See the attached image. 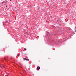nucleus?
I'll return each mask as SVG.
<instances>
[{"label": "nucleus", "mask_w": 76, "mask_h": 76, "mask_svg": "<svg viewBox=\"0 0 76 76\" xmlns=\"http://www.w3.org/2000/svg\"><path fill=\"white\" fill-rule=\"evenodd\" d=\"M40 68L41 67H40L38 66L37 70H39V69H40Z\"/></svg>", "instance_id": "obj_1"}, {"label": "nucleus", "mask_w": 76, "mask_h": 76, "mask_svg": "<svg viewBox=\"0 0 76 76\" xmlns=\"http://www.w3.org/2000/svg\"><path fill=\"white\" fill-rule=\"evenodd\" d=\"M23 60H25L26 61H28V60H29V59H27L25 58H24Z\"/></svg>", "instance_id": "obj_2"}, {"label": "nucleus", "mask_w": 76, "mask_h": 76, "mask_svg": "<svg viewBox=\"0 0 76 76\" xmlns=\"http://www.w3.org/2000/svg\"><path fill=\"white\" fill-rule=\"evenodd\" d=\"M3 3H5V4H7V1H6L5 2H4Z\"/></svg>", "instance_id": "obj_3"}, {"label": "nucleus", "mask_w": 76, "mask_h": 76, "mask_svg": "<svg viewBox=\"0 0 76 76\" xmlns=\"http://www.w3.org/2000/svg\"><path fill=\"white\" fill-rule=\"evenodd\" d=\"M3 25H4V26H5V25L6 24V23H4V22H2Z\"/></svg>", "instance_id": "obj_4"}, {"label": "nucleus", "mask_w": 76, "mask_h": 76, "mask_svg": "<svg viewBox=\"0 0 76 76\" xmlns=\"http://www.w3.org/2000/svg\"><path fill=\"white\" fill-rule=\"evenodd\" d=\"M76 32V29H75V32Z\"/></svg>", "instance_id": "obj_5"}, {"label": "nucleus", "mask_w": 76, "mask_h": 76, "mask_svg": "<svg viewBox=\"0 0 76 76\" xmlns=\"http://www.w3.org/2000/svg\"><path fill=\"white\" fill-rule=\"evenodd\" d=\"M24 50H26V48H25L24 49Z\"/></svg>", "instance_id": "obj_6"}, {"label": "nucleus", "mask_w": 76, "mask_h": 76, "mask_svg": "<svg viewBox=\"0 0 76 76\" xmlns=\"http://www.w3.org/2000/svg\"><path fill=\"white\" fill-rule=\"evenodd\" d=\"M50 40H49V42H49V44H50Z\"/></svg>", "instance_id": "obj_7"}, {"label": "nucleus", "mask_w": 76, "mask_h": 76, "mask_svg": "<svg viewBox=\"0 0 76 76\" xmlns=\"http://www.w3.org/2000/svg\"><path fill=\"white\" fill-rule=\"evenodd\" d=\"M0 67H1V68L2 67H1V65H0Z\"/></svg>", "instance_id": "obj_8"}, {"label": "nucleus", "mask_w": 76, "mask_h": 76, "mask_svg": "<svg viewBox=\"0 0 76 76\" xmlns=\"http://www.w3.org/2000/svg\"><path fill=\"white\" fill-rule=\"evenodd\" d=\"M17 56H19V54H17Z\"/></svg>", "instance_id": "obj_9"}, {"label": "nucleus", "mask_w": 76, "mask_h": 76, "mask_svg": "<svg viewBox=\"0 0 76 76\" xmlns=\"http://www.w3.org/2000/svg\"><path fill=\"white\" fill-rule=\"evenodd\" d=\"M56 42H57V41H56Z\"/></svg>", "instance_id": "obj_10"}, {"label": "nucleus", "mask_w": 76, "mask_h": 76, "mask_svg": "<svg viewBox=\"0 0 76 76\" xmlns=\"http://www.w3.org/2000/svg\"><path fill=\"white\" fill-rule=\"evenodd\" d=\"M58 42H59V41H58Z\"/></svg>", "instance_id": "obj_11"}, {"label": "nucleus", "mask_w": 76, "mask_h": 76, "mask_svg": "<svg viewBox=\"0 0 76 76\" xmlns=\"http://www.w3.org/2000/svg\"><path fill=\"white\" fill-rule=\"evenodd\" d=\"M7 5L6 6V7H7Z\"/></svg>", "instance_id": "obj_12"}, {"label": "nucleus", "mask_w": 76, "mask_h": 76, "mask_svg": "<svg viewBox=\"0 0 76 76\" xmlns=\"http://www.w3.org/2000/svg\"><path fill=\"white\" fill-rule=\"evenodd\" d=\"M10 0V1H12V0Z\"/></svg>", "instance_id": "obj_13"}, {"label": "nucleus", "mask_w": 76, "mask_h": 76, "mask_svg": "<svg viewBox=\"0 0 76 76\" xmlns=\"http://www.w3.org/2000/svg\"><path fill=\"white\" fill-rule=\"evenodd\" d=\"M75 28H76V27H75Z\"/></svg>", "instance_id": "obj_14"}, {"label": "nucleus", "mask_w": 76, "mask_h": 76, "mask_svg": "<svg viewBox=\"0 0 76 76\" xmlns=\"http://www.w3.org/2000/svg\"><path fill=\"white\" fill-rule=\"evenodd\" d=\"M9 76H10V75H9Z\"/></svg>", "instance_id": "obj_15"}]
</instances>
